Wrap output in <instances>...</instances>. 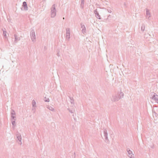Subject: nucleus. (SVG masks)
<instances>
[{"instance_id":"f257e3e1","label":"nucleus","mask_w":158,"mask_h":158,"mask_svg":"<svg viewBox=\"0 0 158 158\" xmlns=\"http://www.w3.org/2000/svg\"><path fill=\"white\" fill-rule=\"evenodd\" d=\"M10 115L11 118V123L12 125V128L13 129H14L16 126L15 124L16 117L15 116V113L13 110H11V111L10 112Z\"/></svg>"},{"instance_id":"f03ea898","label":"nucleus","mask_w":158,"mask_h":158,"mask_svg":"<svg viewBox=\"0 0 158 158\" xmlns=\"http://www.w3.org/2000/svg\"><path fill=\"white\" fill-rule=\"evenodd\" d=\"M123 92H120L119 94L118 93L117 95L113 96L111 100L114 102L118 101L119 99L123 98Z\"/></svg>"},{"instance_id":"7ed1b4c3","label":"nucleus","mask_w":158,"mask_h":158,"mask_svg":"<svg viewBox=\"0 0 158 158\" xmlns=\"http://www.w3.org/2000/svg\"><path fill=\"white\" fill-rule=\"evenodd\" d=\"M56 9L55 4H53L51 8V18H54L56 15Z\"/></svg>"},{"instance_id":"20e7f679","label":"nucleus","mask_w":158,"mask_h":158,"mask_svg":"<svg viewBox=\"0 0 158 158\" xmlns=\"http://www.w3.org/2000/svg\"><path fill=\"white\" fill-rule=\"evenodd\" d=\"M30 35L31 38V40L32 42H34L35 41V31L34 30L32 29L31 30L30 32Z\"/></svg>"},{"instance_id":"39448f33","label":"nucleus","mask_w":158,"mask_h":158,"mask_svg":"<svg viewBox=\"0 0 158 158\" xmlns=\"http://www.w3.org/2000/svg\"><path fill=\"white\" fill-rule=\"evenodd\" d=\"M104 135L105 139V141L106 143H109L110 141L108 138V133L106 130L105 129H104Z\"/></svg>"},{"instance_id":"423d86ee","label":"nucleus","mask_w":158,"mask_h":158,"mask_svg":"<svg viewBox=\"0 0 158 158\" xmlns=\"http://www.w3.org/2000/svg\"><path fill=\"white\" fill-rule=\"evenodd\" d=\"M152 99L155 101L156 102L158 103V95L156 93H154L152 97Z\"/></svg>"},{"instance_id":"0eeeda50","label":"nucleus","mask_w":158,"mask_h":158,"mask_svg":"<svg viewBox=\"0 0 158 158\" xmlns=\"http://www.w3.org/2000/svg\"><path fill=\"white\" fill-rule=\"evenodd\" d=\"M127 150L128 153V156L130 157V158H133L134 157L133 156V154L132 152L129 148H127Z\"/></svg>"},{"instance_id":"6e6552de","label":"nucleus","mask_w":158,"mask_h":158,"mask_svg":"<svg viewBox=\"0 0 158 158\" xmlns=\"http://www.w3.org/2000/svg\"><path fill=\"white\" fill-rule=\"evenodd\" d=\"M81 28H82L81 31L83 34H85L86 33V27L85 26L84 24H83L82 23H81Z\"/></svg>"},{"instance_id":"1a4fd4ad","label":"nucleus","mask_w":158,"mask_h":158,"mask_svg":"<svg viewBox=\"0 0 158 158\" xmlns=\"http://www.w3.org/2000/svg\"><path fill=\"white\" fill-rule=\"evenodd\" d=\"M94 13L95 15V16L97 19H101L100 15H99V13L97 9L94 10Z\"/></svg>"},{"instance_id":"9d476101","label":"nucleus","mask_w":158,"mask_h":158,"mask_svg":"<svg viewBox=\"0 0 158 158\" xmlns=\"http://www.w3.org/2000/svg\"><path fill=\"white\" fill-rule=\"evenodd\" d=\"M22 7L24 8V10H28V7L27 2L24 1L23 3Z\"/></svg>"},{"instance_id":"9b49d317","label":"nucleus","mask_w":158,"mask_h":158,"mask_svg":"<svg viewBox=\"0 0 158 158\" xmlns=\"http://www.w3.org/2000/svg\"><path fill=\"white\" fill-rule=\"evenodd\" d=\"M146 15L147 18L148 16H149L148 17V19L149 20H150V18L151 17V13L149 12V10L148 9H146Z\"/></svg>"},{"instance_id":"f8f14e48","label":"nucleus","mask_w":158,"mask_h":158,"mask_svg":"<svg viewBox=\"0 0 158 158\" xmlns=\"http://www.w3.org/2000/svg\"><path fill=\"white\" fill-rule=\"evenodd\" d=\"M14 37L15 41L14 42V44L16 43L17 41L20 40V38L19 37H18L17 35L16 34L14 35Z\"/></svg>"},{"instance_id":"ddd939ff","label":"nucleus","mask_w":158,"mask_h":158,"mask_svg":"<svg viewBox=\"0 0 158 158\" xmlns=\"http://www.w3.org/2000/svg\"><path fill=\"white\" fill-rule=\"evenodd\" d=\"M3 31V36L4 39H6L7 38V36L6 35V31L4 30L3 29H2Z\"/></svg>"},{"instance_id":"4468645a","label":"nucleus","mask_w":158,"mask_h":158,"mask_svg":"<svg viewBox=\"0 0 158 158\" xmlns=\"http://www.w3.org/2000/svg\"><path fill=\"white\" fill-rule=\"evenodd\" d=\"M81 3L80 6L81 8L83 9L84 5V0H81Z\"/></svg>"},{"instance_id":"2eb2a0df","label":"nucleus","mask_w":158,"mask_h":158,"mask_svg":"<svg viewBox=\"0 0 158 158\" xmlns=\"http://www.w3.org/2000/svg\"><path fill=\"white\" fill-rule=\"evenodd\" d=\"M66 39L67 41H69L70 39V33H66Z\"/></svg>"},{"instance_id":"dca6fc26","label":"nucleus","mask_w":158,"mask_h":158,"mask_svg":"<svg viewBox=\"0 0 158 158\" xmlns=\"http://www.w3.org/2000/svg\"><path fill=\"white\" fill-rule=\"evenodd\" d=\"M32 106L33 107H36V102L35 100H33L32 101Z\"/></svg>"},{"instance_id":"f3484780","label":"nucleus","mask_w":158,"mask_h":158,"mask_svg":"<svg viewBox=\"0 0 158 158\" xmlns=\"http://www.w3.org/2000/svg\"><path fill=\"white\" fill-rule=\"evenodd\" d=\"M17 139L18 141L21 143L22 137L21 135H17Z\"/></svg>"},{"instance_id":"a211bd4d","label":"nucleus","mask_w":158,"mask_h":158,"mask_svg":"<svg viewBox=\"0 0 158 158\" xmlns=\"http://www.w3.org/2000/svg\"><path fill=\"white\" fill-rule=\"evenodd\" d=\"M145 28V25L144 24H143L142 25L141 27V30L142 31H144Z\"/></svg>"},{"instance_id":"6ab92c4d","label":"nucleus","mask_w":158,"mask_h":158,"mask_svg":"<svg viewBox=\"0 0 158 158\" xmlns=\"http://www.w3.org/2000/svg\"><path fill=\"white\" fill-rule=\"evenodd\" d=\"M69 97L70 99V102H71V104H74V100H73V98L72 97H71L70 96H69Z\"/></svg>"},{"instance_id":"aec40b11","label":"nucleus","mask_w":158,"mask_h":158,"mask_svg":"<svg viewBox=\"0 0 158 158\" xmlns=\"http://www.w3.org/2000/svg\"><path fill=\"white\" fill-rule=\"evenodd\" d=\"M48 108L50 110H51L52 111H54L55 110L51 106H48Z\"/></svg>"},{"instance_id":"412c9836","label":"nucleus","mask_w":158,"mask_h":158,"mask_svg":"<svg viewBox=\"0 0 158 158\" xmlns=\"http://www.w3.org/2000/svg\"><path fill=\"white\" fill-rule=\"evenodd\" d=\"M68 110H69V111L71 113H73L75 111L73 109H71L69 108H68Z\"/></svg>"},{"instance_id":"4be33fe9","label":"nucleus","mask_w":158,"mask_h":158,"mask_svg":"<svg viewBox=\"0 0 158 158\" xmlns=\"http://www.w3.org/2000/svg\"><path fill=\"white\" fill-rule=\"evenodd\" d=\"M66 33H70V29L69 28L66 29Z\"/></svg>"},{"instance_id":"5701e85b","label":"nucleus","mask_w":158,"mask_h":158,"mask_svg":"<svg viewBox=\"0 0 158 158\" xmlns=\"http://www.w3.org/2000/svg\"><path fill=\"white\" fill-rule=\"evenodd\" d=\"M44 98H45L44 101L45 102H49V99L48 98L46 99V97H45Z\"/></svg>"},{"instance_id":"b1692460","label":"nucleus","mask_w":158,"mask_h":158,"mask_svg":"<svg viewBox=\"0 0 158 158\" xmlns=\"http://www.w3.org/2000/svg\"><path fill=\"white\" fill-rule=\"evenodd\" d=\"M107 10L109 13H111L112 12L110 8L107 9Z\"/></svg>"},{"instance_id":"393cba45","label":"nucleus","mask_w":158,"mask_h":158,"mask_svg":"<svg viewBox=\"0 0 158 158\" xmlns=\"http://www.w3.org/2000/svg\"><path fill=\"white\" fill-rule=\"evenodd\" d=\"M32 110L33 111V113H35V110H36V109H35V107L34 108H32Z\"/></svg>"},{"instance_id":"a878e982","label":"nucleus","mask_w":158,"mask_h":158,"mask_svg":"<svg viewBox=\"0 0 158 158\" xmlns=\"http://www.w3.org/2000/svg\"><path fill=\"white\" fill-rule=\"evenodd\" d=\"M57 56H59V54L58 53H57Z\"/></svg>"},{"instance_id":"bb28decb","label":"nucleus","mask_w":158,"mask_h":158,"mask_svg":"<svg viewBox=\"0 0 158 158\" xmlns=\"http://www.w3.org/2000/svg\"><path fill=\"white\" fill-rule=\"evenodd\" d=\"M63 19H64V17H63Z\"/></svg>"},{"instance_id":"cd10ccee","label":"nucleus","mask_w":158,"mask_h":158,"mask_svg":"<svg viewBox=\"0 0 158 158\" xmlns=\"http://www.w3.org/2000/svg\"><path fill=\"white\" fill-rule=\"evenodd\" d=\"M110 16V15H109V16H108V17H109Z\"/></svg>"},{"instance_id":"c85d7f7f","label":"nucleus","mask_w":158,"mask_h":158,"mask_svg":"<svg viewBox=\"0 0 158 158\" xmlns=\"http://www.w3.org/2000/svg\"><path fill=\"white\" fill-rule=\"evenodd\" d=\"M73 116H74V114H73Z\"/></svg>"},{"instance_id":"c756f323","label":"nucleus","mask_w":158,"mask_h":158,"mask_svg":"<svg viewBox=\"0 0 158 158\" xmlns=\"http://www.w3.org/2000/svg\"><path fill=\"white\" fill-rule=\"evenodd\" d=\"M7 19L9 21V19Z\"/></svg>"}]
</instances>
